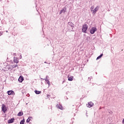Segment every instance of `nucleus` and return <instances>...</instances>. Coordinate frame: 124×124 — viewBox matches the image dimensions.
I'll list each match as a JSON object with an SVG mask.
<instances>
[{"label":"nucleus","instance_id":"23","mask_svg":"<svg viewBox=\"0 0 124 124\" xmlns=\"http://www.w3.org/2000/svg\"><path fill=\"white\" fill-rule=\"evenodd\" d=\"M45 63H46V62H45Z\"/></svg>","mask_w":124,"mask_h":124},{"label":"nucleus","instance_id":"2","mask_svg":"<svg viewBox=\"0 0 124 124\" xmlns=\"http://www.w3.org/2000/svg\"><path fill=\"white\" fill-rule=\"evenodd\" d=\"M99 9V6H97L93 10V12H92L93 15H95L97 11Z\"/></svg>","mask_w":124,"mask_h":124},{"label":"nucleus","instance_id":"4","mask_svg":"<svg viewBox=\"0 0 124 124\" xmlns=\"http://www.w3.org/2000/svg\"><path fill=\"white\" fill-rule=\"evenodd\" d=\"M1 109L2 111H3L4 113H5V112H6V107L5 106V105H4V104L2 105Z\"/></svg>","mask_w":124,"mask_h":124},{"label":"nucleus","instance_id":"18","mask_svg":"<svg viewBox=\"0 0 124 124\" xmlns=\"http://www.w3.org/2000/svg\"><path fill=\"white\" fill-rule=\"evenodd\" d=\"M12 67L13 68H15V67H17V64L15 65H12Z\"/></svg>","mask_w":124,"mask_h":124},{"label":"nucleus","instance_id":"10","mask_svg":"<svg viewBox=\"0 0 124 124\" xmlns=\"http://www.w3.org/2000/svg\"><path fill=\"white\" fill-rule=\"evenodd\" d=\"M18 80L19 82H20V83H22V82L24 81V78H23L22 77H20Z\"/></svg>","mask_w":124,"mask_h":124},{"label":"nucleus","instance_id":"11","mask_svg":"<svg viewBox=\"0 0 124 124\" xmlns=\"http://www.w3.org/2000/svg\"><path fill=\"white\" fill-rule=\"evenodd\" d=\"M14 62H15V63H18V62H19V60H18V59H17L16 58H14Z\"/></svg>","mask_w":124,"mask_h":124},{"label":"nucleus","instance_id":"7","mask_svg":"<svg viewBox=\"0 0 124 124\" xmlns=\"http://www.w3.org/2000/svg\"><path fill=\"white\" fill-rule=\"evenodd\" d=\"M15 119L14 118H13L9 120H8V124H12V123H14V120Z\"/></svg>","mask_w":124,"mask_h":124},{"label":"nucleus","instance_id":"12","mask_svg":"<svg viewBox=\"0 0 124 124\" xmlns=\"http://www.w3.org/2000/svg\"><path fill=\"white\" fill-rule=\"evenodd\" d=\"M25 124V119H23L20 122V124Z\"/></svg>","mask_w":124,"mask_h":124},{"label":"nucleus","instance_id":"15","mask_svg":"<svg viewBox=\"0 0 124 124\" xmlns=\"http://www.w3.org/2000/svg\"><path fill=\"white\" fill-rule=\"evenodd\" d=\"M102 56H103V54H101L100 56H99L97 58L96 60H99V59H100V58H101V57H102Z\"/></svg>","mask_w":124,"mask_h":124},{"label":"nucleus","instance_id":"14","mask_svg":"<svg viewBox=\"0 0 124 124\" xmlns=\"http://www.w3.org/2000/svg\"><path fill=\"white\" fill-rule=\"evenodd\" d=\"M94 8V6H92L91 8H90V10L92 12L93 11V9Z\"/></svg>","mask_w":124,"mask_h":124},{"label":"nucleus","instance_id":"5","mask_svg":"<svg viewBox=\"0 0 124 124\" xmlns=\"http://www.w3.org/2000/svg\"><path fill=\"white\" fill-rule=\"evenodd\" d=\"M56 107L57 108H58V109H60V110H63V107H62V106L61 104H57L56 105Z\"/></svg>","mask_w":124,"mask_h":124},{"label":"nucleus","instance_id":"6","mask_svg":"<svg viewBox=\"0 0 124 124\" xmlns=\"http://www.w3.org/2000/svg\"><path fill=\"white\" fill-rule=\"evenodd\" d=\"M93 103L92 102H90L88 103V105H87V107H88V108H91L93 107Z\"/></svg>","mask_w":124,"mask_h":124},{"label":"nucleus","instance_id":"9","mask_svg":"<svg viewBox=\"0 0 124 124\" xmlns=\"http://www.w3.org/2000/svg\"><path fill=\"white\" fill-rule=\"evenodd\" d=\"M73 78H74V77L72 76L69 77L68 76V81H73Z\"/></svg>","mask_w":124,"mask_h":124},{"label":"nucleus","instance_id":"13","mask_svg":"<svg viewBox=\"0 0 124 124\" xmlns=\"http://www.w3.org/2000/svg\"><path fill=\"white\" fill-rule=\"evenodd\" d=\"M17 116H23V112H19L18 114H17Z\"/></svg>","mask_w":124,"mask_h":124},{"label":"nucleus","instance_id":"19","mask_svg":"<svg viewBox=\"0 0 124 124\" xmlns=\"http://www.w3.org/2000/svg\"><path fill=\"white\" fill-rule=\"evenodd\" d=\"M0 35H2V32H0Z\"/></svg>","mask_w":124,"mask_h":124},{"label":"nucleus","instance_id":"1","mask_svg":"<svg viewBox=\"0 0 124 124\" xmlns=\"http://www.w3.org/2000/svg\"><path fill=\"white\" fill-rule=\"evenodd\" d=\"M87 30H88V25L85 24L82 26V31L84 33H87Z\"/></svg>","mask_w":124,"mask_h":124},{"label":"nucleus","instance_id":"20","mask_svg":"<svg viewBox=\"0 0 124 124\" xmlns=\"http://www.w3.org/2000/svg\"><path fill=\"white\" fill-rule=\"evenodd\" d=\"M122 123H123V124H124V119L123 120Z\"/></svg>","mask_w":124,"mask_h":124},{"label":"nucleus","instance_id":"22","mask_svg":"<svg viewBox=\"0 0 124 124\" xmlns=\"http://www.w3.org/2000/svg\"><path fill=\"white\" fill-rule=\"evenodd\" d=\"M64 82H65V80H64L62 81V84H63V83H64Z\"/></svg>","mask_w":124,"mask_h":124},{"label":"nucleus","instance_id":"8","mask_svg":"<svg viewBox=\"0 0 124 124\" xmlns=\"http://www.w3.org/2000/svg\"><path fill=\"white\" fill-rule=\"evenodd\" d=\"M7 93H8V95H11V94L13 95V94H14V91H9L7 92Z\"/></svg>","mask_w":124,"mask_h":124},{"label":"nucleus","instance_id":"21","mask_svg":"<svg viewBox=\"0 0 124 124\" xmlns=\"http://www.w3.org/2000/svg\"><path fill=\"white\" fill-rule=\"evenodd\" d=\"M62 11H63V9L61 11V13H62Z\"/></svg>","mask_w":124,"mask_h":124},{"label":"nucleus","instance_id":"3","mask_svg":"<svg viewBox=\"0 0 124 124\" xmlns=\"http://www.w3.org/2000/svg\"><path fill=\"white\" fill-rule=\"evenodd\" d=\"M96 31H97L96 28L93 27L90 31V32L91 34H93V33H94V32H95Z\"/></svg>","mask_w":124,"mask_h":124},{"label":"nucleus","instance_id":"17","mask_svg":"<svg viewBox=\"0 0 124 124\" xmlns=\"http://www.w3.org/2000/svg\"><path fill=\"white\" fill-rule=\"evenodd\" d=\"M27 123H30V122H31V118H29L27 121H26Z\"/></svg>","mask_w":124,"mask_h":124},{"label":"nucleus","instance_id":"16","mask_svg":"<svg viewBox=\"0 0 124 124\" xmlns=\"http://www.w3.org/2000/svg\"><path fill=\"white\" fill-rule=\"evenodd\" d=\"M35 93L36 94H39L41 92L40 91H35Z\"/></svg>","mask_w":124,"mask_h":124}]
</instances>
